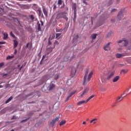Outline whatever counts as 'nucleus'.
Here are the masks:
<instances>
[{
    "label": "nucleus",
    "instance_id": "1",
    "mask_svg": "<svg viewBox=\"0 0 131 131\" xmlns=\"http://www.w3.org/2000/svg\"><path fill=\"white\" fill-rule=\"evenodd\" d=\"M115 73L114 71H104L101 76V82L103 83H107V81L110 80L114 77Z\"/></svg>",
    "mask_w": 131,
    "mask_h": 131
},
{
    "label": "nucleus",
    "instance_id": "2",
    "mask_svg": "<svg viewBox=\"0 0 131 131\" xmlns=\"http://www.w3.org/2000/svg\"><path fill=\"white\" fill-rule=\"evenodd\" d=\"M89 70L86 69L85 73H84V80L83 82V85H86L88 82H89L91 80V79L92 78L93 74L94 72L92 71L91 72L89 73Z\"/></svg>",
    "mask_w": 131,
    "mask_h": 131
},
{
    "label": "nucleus",
    "instance_id": "3",
    "mask_svg": "<svg viewBox=\"0 0 131 131\" xmlns=\"http://www.w3.org/2000/svg\"><path fill=\"white\" fill-rule=\"evenodd\" d=\"M68 14L65 12L58 13L56 14L55 20L57 22V19H59L60 18H63L65 20L68 21L69 20L68 17H67Z\"/></svg>",
    "mask_w": 131,
    "mask_h": 131
},
{
    "label": "nucleus",
    "instance_id": "4",
    "mask_svg": "<svg viewBox=\"0 0 131 131\" xmlns=\"http://www.w3.org/2000/svg\"><path fill=\"white\" fill-rule=\"evenodd\" d=\"M117 43H122V46L124 47H126L128 44V41L125 39V38H123L121 40L118 41Z\"/></svg>",
    "mask_w": 131,
    "mask_h": 131
},
{
    "label": "nucleus",
    "instance_id": "5",
    "mask_svg": "<svg viewBox=\"0 0 131 131\" xmlns=\"http://www.w3.org/2000/svg\"><path fill=\"white\" fill-rule=\"evenodd\" d=\"M124 10H121L120 11L118 14V15H117V21H120L121 20L122 18H123V16H124Z\"/></svg>",
    "mask_w": 131,
    "mask_h": 131
},
{
    "label": "nucleus",
    "instance_id": "6",
    "mask_svg": "<svg viewBox=\"0 0 131 131\" xmlns=\"http://www.w3.org/2000/svg\"><path fill=\"white\" fill-rule=\"evenodd\" d=\"M85 67V64L83 63V61H80L78 63V67L80 69H83Z\"/></svg>",
    "mask_w": 131,
    "mask_h": 131
},
{
    "label": "nucleus",
    "instance_id": "7",
    "mask_svg": "<svg viewBox=\"0 0 131 131\" xmlns=\"http://www.w3.org/2000/svg\"><path fill=\"white\" fill-rule=\"evenodd\" d=\"M89 91V89L88 88H86L82 92V94L80 95V97L82 98L83 96H84L87 93H88Z\"/></svg>",
    "mask_w": 131,
    "mask_h": 131
},
{
    "label": "nucleus",
    "instance_id": "8",
    "mask_svg": "<svg viewBox=\"0 0 131 131\" xmlns=\"http://www.w3.org/2000/svg\"><path fill=\"white\" fill-rule=\"evenodd\" d=\"M77 92L76 90L73 91L72 92L70 93V95L67 97L66 101H68L69 99L76 93Z\"/></svg>",
    "mask_w": 131,
    "mask_h": 131
},
{
    "label": "nucleus",
    "instance_id": "9",
    "mask_svg": "<svg viewBox=\"0 0 131 131\" xmlns=\"http://www.w3.org/2000/svg\"><path fill=\"white\" fill-rule=\"evenodd\" d=\"M58 120H59V118H56L52 120V121L50 122L51 126L53 127V126H54V125L55 124L56 121H58Z\"/></svg>",
    "mask_w": 131,
    "mask_h": 131
},
{
    "label": "nucleus",
    "instance_id": "10",
    "mask_svg": "<svg viewBox=\"0 0 131 131\" xmlns=\"http://www.w3.org/2000/svg\"><path fill=\"white\" fill-rule=\"evenodd\" d=\"M110 43L108 42L107 44H106V45H105L103 47V49L105 51H108L110 50L111 48H110Z\"/></svg>",
    "mask_w": 131,
    "mask_h": 131
},
{
    "label": "nucleus",
    "instance_id": "11",
    "mask_svg": "<svg viewBox=\"0 0 131 131\" xmlns=\"http://www.w3.org/2000/svg\"><path fill=\"white\" fill-rule=\"evenodd\" d=\"M49 79V77L48 75H46V76L42 77L41 78V83H43L45 81H46Z\"/></svg>",
    "mask_w": 131,
    "mask_h": 131
},
{
    "label": "nucleus",
    "instance_id": "12",
    "mask_svg": "<svg viewBox=\"0 0 131 131\" xmlns=\"http://www.w3.org/2000/svg\"><path fill=\"white\" fill-rule=\"evenodd\" d=\"M126 56V54H119V53H118V54H116V57L117 58H122L124 56Z\"/></svg>",
    "mask_w": 131,
    "mask_h": 131
},
{
    "label": "nucleus",
    "instance_id": "13",
    "mask_svg": "<svg viewBox=\"0 0 131 131\" xmlns=\"http://www.w3.org/2000/svg\"><path fill=\"white\" fill-rule=\"evenodd\" d=\"M77 72V69L76 68H72L71 71L72 75L74 76Z\"/></svg>",
    "mask_w": 131,
    "mask_h": 131
},
{
    "label": "nucleus",
    "instance_id": "14",
    "mask_svg": "<svg viewBox=\"0 0 131 131\" xmlns=\"http://www.w3.org/2000/svg\"><path fill=\"white\" fill-rule=\"evenodd\" d=\"M55 87V85L52 83H51L49 86V90L50 91L53 90Z\"/></svg>",
    "mask_w": 131,
    "mask_h": 131
},
{
    "label": "nucleus",
    "instance_id": "15",
    "mask_svg": "<svg viewBox=\"0 0 131 131\" xmlns=\"http://www.w3.org/2000/svg\"><path fill=\"white\" fill-rule=\"evenodd\" d=\"M127 95L123 94L120 97H118L117 99V101H122L124 97H125Z\"/></svg>",
    "mask_w": 131,
    "mask_h": 131
},
{
    "label": "nucleus",
    "instance_id": "16",
    "mask_svg": "<svg viewBox=\"0 0 131 131\" xmlns=\"http://www.w3.org/2000/svg\"><path fill=\"white\" fill-rule=\"evenodd\" d=\"M120 76H117L115 77H114L113 79V82H117L119 79H120Z\"/></svg>",
    "mask_w": 131,
    "mask_h": 131
},
{
    "label": "nucleus",
    "instance_id": "17",
    "mask_svg": "<svg viewBox=\"0 0 131 131\" xmlns=\"http://www.w3.org/2000/svg\"><path fill=\"white\" fill-rule=\"evenodd\" d=\"M37 25H38V27H37V32L41 31V28L40 24L39 22H38V23H37Z\"/></svg>",
    "mask_w": 131,
    "mask_h": 131
},
{
    "label": "nucleus",
    "instance_id": "18",
    "mask_svg": "<svg viewBox=\"0 0 131 131\" xmlns=\"http://www.w3.org/2000/svg\"><path fill=\"white\" fill-rule=\"evenodd\" d=\"M29 17L30 18V19H31L32 21H36V19L34 17L33 15H29Z\"/></svg>",
    "mask_w": 131,
    "mask_h": 131
},
{
    "label": "nucleus",
    "instance_id": "19",
    "mask_svg": "<svg viewBox=\"0 0 131 131\" xmlns=\"http://www.w3.org/2000/svg\"><path fill=\"white\" fill-rule=\"evenodd\" d=\"M114 34V32L110 31L106 35V38H109Z\"/></svg>",
    "mask_w": 131,
    "mask_h": 131
},
{
    "label": "nucleus",
    "instance_id": "20",
    "mask_svg": "<svg viewBox=\"0 0 131 131\" xmlns=\"http://www.w3.org/2000/svg\"><path fill=\"white\" fill-rule=\"evenodd\" d=\"M97 118L93 119L90 121V123H93V124H96V123H97Z\"/></svg>",
    "mask_w": 131,
    "mask_h": 131
},
{
    "label": "nucleus",
    "instance_id": "21",
    "mask_svg": "<svg viewBox=\"0 0 131 131\" xmlns=\"http://www.w3.org/2000/svg\"><path fill=\"white\" fill-rule=\"evenodd\" d=\"M55 48V47H54L53 48L52 47H50L49 48H48L47 49V51L48 52V54L50 53L51 52H52L53 49Z\"/></svg>",
    "mask_w": 131,
    "mask_h": 131
},
{
    "label": "nucleus",
    "instance_id": "22",
    "mask_svg": "<svg viewBox=\"0 0 131 131\" xmlns=\"http://www.w3.org/2000/svg\"><path fill=\"white\" fill-rule=\"evenodd\" d=\"M8 38V34L7 33H4V37L3 39L4 40H7Z\"/></svg>",
    "mask_w": 131,
    "mask_h": 131
},
{
    "label": "nucleus",
    "instance_id": "23",
    "mask_svg": "<svg viewBox=\"0 0 131 131\" xmlns=\"http://www.w3.org/2000/svg\"><path fill=\"white\" fill-rule=\"evenodd\" d=\"M87 103L86 101L83 100V101H79V102H77V104L78 105H81L83 103Z\"/></svg>",
    "mask_w": 131,
    "mask_h": 131
},
{
    "label": "nucleus",
    "instance_id": "24",
    "mask_svg": "<svg viewBox=\"0 0 131 131\" xmlns=\"http://www.w3.org/2000/svg\"><path fill=\"white\" fill-rule=\"evenodd\" d=\"M78 38H79L78 35L75 36L74 37L73 39V42H77V41H78L77 40H78Z\"/></svg>",
    "mask_w": 131,
    "mask_h": 131
},
{
    "label": "nucleus",
    "instance_id": "25",
    "mask_svg": "<svg viewBox=\"0 0 131 131\" xmlns=\"http://www.w3.org/2000/svg\"><path fill=\"white\" fill-rule=\"evenodd\" d=\"M13 42L14 43V46H13V48H16L18 46V42L16 40H13Z\"/></svg>",
    "mask_w": 131,
    "mask_h": 131
},
{
    "label": "nucleus",
    "instance_id": "26",
    "mask_svg": "<svg viewBox=\"0 0 131 131\" xmlns=\"http://www.w3.org/2000/svg\"><path fill=\"white\" fill-rule=\"evenodd\" d=\"M97 36V34H92V35L91 36V38H92V40H94L96 38Z\"/></svg>",
    "mask_w": 131,
    "mask_h": 131
},
{
    "label": "nucleus",
    "instance_id": "27",
    "mask_svg": "<svg viewBox=\"0 0 131 131\" xmlns=\"http://www.w3.org/2000/svg\"><path fill=\"white\" fill-rule=\"evenodd\" d=\"M42 12L43 14L45 15L46 17L48 16V12L45 9H42Z\"/></svg>",
    "mask_w": 131,
    "mask_h": 131
},
{
    "label": "nucleus",
    "instance_id": "28",
    "mask_svg": "<svg viewBox=\"0 0 131 131\" xmlns=\"http://www.w3.org/2000/svg\"><path fill=\"white\" fill-rule=\"evenodd\" d=\"M76 8H77V6L76 4H74L72 5V9L73 10H74V11H76Z\"/></svg>",
    "mask_w": 131,
    "mask_h": 131
},
{
    "label": "nucleus",
    "instance_id": "29",
    "mask_svg": "<svg viewBox=\"0 0 131 131\" xmlns=\"http://www.w3.org/2000/svg\"><path fill=\"white\" fill-rule=\"evenodd\" d=\"M66 120H62L59 123L60 126H61L62 125H63V124H66Z\"/></svg>",
    "mask_w": 131,
    "mask_h": 131
},
{
    "label": "nucleus",
    "instance_id": "30",
    "mask_svg": "<svg viewBox=\"0 0 131 131\" xmlns=\"http://www.w3.org/2000/svg\"><path fill=\"white\" fill-rule=\"evenodd\" d=\"M94 97H95V95H92L91 96L89 97L88 98V99L86 100V102H89L91 99H92Z\"/></svg>",
    "mask_w": 131,
    "mask_h": 131
},
{
    "label": "nucleus",
    "instance_id": "31",
    "mask_svg": "<svg viewBox=\"0 0 131 131\" xmlns=\"http://www.w3.org/2000/svg\"><path fill=\"white\" fill-rule=\"evenodd\" d=\"M63 0H58V2H57V5L58 6H60L63 3Z\"/></svg>",
    "mask_w": 131,
    "mask_h": 131
},
{
    "label": "nucleus",
    "instance_id": "32",
    "mask_svg": "<svg viewBox=\"0 0 131 131\" xmlns=\"http://www.w3.org/2000/svg\"><path fill=\"white\" fill-rule=\"evenodd\" d=\"M12 99H13V97L11 96L9 98H8V99H7V100H6V103L7 104L9 103L10 101L12 100Z\"/></svg>",
    "mask_w": 131,
    "mask_h": 131
},
{
    "label": "nucleus",
    "instance_id": "33",
    "mask_svg": "<svg viewBox=\"0 0 131 131\" xmlns=\"http://www.w3.org/2000/svg\"><path fill=\"white\" fill-rule=\"evenodd\" d=\"M61 35V33H57L56 34V38L59 39V37Z\"/></svg>",
    "mask_w": 131,
    "mask_h": 131
},
{
    "label": "nucleus",
    "instance_id": "34",
    "mask_svg": "<svg viewBox=\"0 0 131 131\" xmlns=\"http://www.w3.org/2000/svg\"><path fill=\"white\" fill-rule=\"evenodd\" d=\"M59 75L58 74L55 75L54 76V79L57 80L58 79Z\"/></svg>",
    "mask_w": 131,
    "mask_h": 131
},
{
    "label": "nucleus",
    "instance_id": "35",
    "mask_svg": "<svg viewBox=\"0 0 131 131\" xmlns=\"http://www.w3.org/2000/svg\"><path fill=\"white\" fill-rule=\"evenodd\" d=\"M127 72H128L127 70H121V73L123 72L124 74H126L127 73Z\"/></svg>",
    "mask_w": 131,
    "mask_h": 131
},
{
    "label": "nucleus",
    "instance_id": "36",
    "mask_svg": "<svg viewBox=\"0 0 131 131\" xmlns=\"http://www.w3.org/2000/svg\"><path fill=\"white\" fill-rule=\"evenodd\" d=\"M28 119H26L21 120V121H20V123H22L23 122H26L28 120Z\"/></svg>",
    "mask_w": 131,
    "mask_h": 131
},
{
    "label": "nucleus",
    "instance_id": "37",
    "mask_svg": "<svg viewBox=\"0 0 131 131\" xmlns=\"http://www.w3.org/2000/svg\"><path fill=\"white\" fill-rule=\"evenodd\" d=\"M10 35H11V36L14 38H16L15 36L13 34L12 32H10Z\"/></svg>",
    "mask_w": 131,
    "mask_h": 131
},
{
    "label": "nucleus",
    "instance_id": "38",
    "mask_svg": "<svg viewBox=\"0 0 131 131\" xmlns=\"http://www.w3.org/2000/svg\"><path fill=\"white\" fill-rule=\"evenodd\" d=\"M95 19L94 18L91 17V25H93V20Z\"/></svg>",
    "mask_w": 131,
    "mask_h": 131
},
{
    "label": "nucleus",
    "instance_id": "39",
    "mask_svg": "<svg viewBox=\"0 0 131 131\" xmlns=\"http://www.w3.org/2000/svg\"><path fill=\"white\" fill-rule=\"evenodd\" d=\"M74 18H76V11H74Z\"/></svg>",
    "mask_w": 131,
    "mask_h": 131
},
{
    "label": "nucleus",
    "instance_id": "40",
    "mask_svg": "<svg viewBox=\"0 0 131 131\" xmlns=\"http://www.w3.org/2000/svg\"><path fill=\"white\" fill-rule=\"evenodd\" d=\"M13 58L12 56H7V58H6V59H11V58Z\"/></svg>",
    "mask_w": 131,
    "mask_h": 131
},
{
    "label": "nucleus",
    "instance_id": "41",
    "mask_svg": "<svg viewBox=\"0 0 131 131\" xmlns=\"http://www.w3.org/2000/svg\"><path fill=\"white\" fill-rule=\"evenodd\" d=\"M4 63L2 62L0 63V68H2V67H3L4 66Z\"/></svg>",
    "mask_w": 131,
    "mask_h": 131
},
{
    "label": "nucleus",
    "instance_id": "42",
    "mask_svg": "<svg viewBox=\"0 0 131 131\" xmlns=\"http://www.w3.org/2000/svg\"><path fill=\"white\" fill-rule=\"evenodd\" d=\"M54 44L55 45H58L59 44V42L57 41H55Z\"/></svg>",
    "mask_w": 131,
    "mask_h": 131
},
{
    "label": "nucleus",
    "instance_id": "43",
    "mask_svg": "<svg viewBox=\"0 0 131 131\" xmlns=\"http://www.w3.org/2000/svg\"><path fill=\"white\" fill-rule=\"evenodd\" d=\"M6 42L5 41H1L0 42V45H4L6 44Z\"/></svg>",
    "mask_w": 131,
    "mask_h": 131
},
{
    "label": "nucleus",
    "instance_id": "44",
    "mask_svg": "<svg viewBox=\"0 0 131 131\" xmlns=\"http://www.w3.org/2000/svg\"><path fill=\"white\" fill-rule=\"evenodd\" d=\"M46 56V55L42 56L41 61L43 60L45 58Z\"/></svg>",
    "mask_w": 131,
    "mask_h": 131
},
{
    "label": "nucleus",
    "instance_id": "45",
    "mask_svg": "<svg viewBox=\"0 0 131 131\" xmlns=\"http://www.w3.org/2000/svg\"><path fill=\"white\" fill-rule=\"evenodd\" d=\"M117 11L116 9H113L111 10V12H115Z\"/></svg>",
    "mask_w": 131,
    "mask_h": 131
},
{
    "label": "nucleus",
    "instance_id": "46",
    "mask_svg": "<svg viewBox=\"0 0 131 131\" xmlns=\"http://www.w3.org/2000/svg\"><path fill=\"white\" fill-rule=\"evenodd\" d=\"M113 3V0H111L110 1V2H108V3L110 4V5L112 4Z\"/></svg>",
    "mask_w": 131,
    "mask_h": 131
},
{
    "label": "nucleus",
    "instance_id": "47",
    "mask_svg": "<svg viewBox=\"0 0 131 131\" xmlns=\"http://www.w3.org/2000/svg\"><path fill=\"white\" fill-rule=\"evenodd\" d=\"M40 23H41V26H43V23L42 20H40Z\"/></svg>",
    "mask_w": 131,
    "mask_h": 131
},
{
    "label": "nucleus",
    "instance_id": "48",
    "mask_svg": "<svg viewBox=\"0 0 131 131\" xmlns=\"http://www.w3.org/2000/svg\"><path fill=\"white\" fill-rule=\"evenodd\" d=\"M37 11H38V12H40L41 11V9L40 8L38 9V10H37Z\"/></svg>",
    "mask_w": 131,
    "mask_h": 131
},
{
    "label": "nucleus",
    "instance_id": "49",
    "mask_svg": "<svg viewBox=\"0 0 131 131\" xmlns=\"http://www.w3.org/2000/svg\"><path fill=\"white\" fill-rule=\"evenodd\" d=\"M16 118V117L15 116H14L11 119H15Z\"/></svg>",
    "mask_w": 131,
    "mask_h": 131
},
{
    "label": "nucleus",
    "instance_id": "50",
    "mask_svg": "<svg viewBox=\"0 0 131 131\" xmlns=\"http://www.w3.org/2000/svg\"><path fill=\"white\" fill-rule=\"evenodd\" d=\"M76 18L74 17V18H73V21L75 22V21H76Z\"/></svg>",
    "mask_w": 131,
    "mask_h": 131
},
{
    "label": "nucleus",
    "instance_id": "51",
    "mask_svg": "<svg viewBox=\"0 0 131 131\" xmlns=\"http://www.w3.org/2000/svg\"><path fill=\"white\" fill-rule=\"evenodd\" d=\"M29 44H30L29 43H27V46H26V48H28Z\"/></svg>",
    "mask_w": 131,
    "mask_h": 131
},
{
    "label": "nucleus",
    "instance_id": "52",
    "mask_svg": "<svg viewBox=\"0 0 131 131\" xmlns=\"http://www.w3.org/2000/svg\"><path fill=\"white\" fill-rule=\"evenodd\" d=\"M111 21H112V22H115V18L112 19H111Z\"/></svg>",
    "mask_w": 131,
    "mask_h": 131
},
{
    "label": "nucleus",
    "instance_id": "53",
    "mask_svg": "<svg viewBox=\"0 0 131 131\" xmlns=\"http://www.w3.org/2000/svg\"><path fill=\"white\" fill-rule=\"evenodd\" d=\"M56 5H54V7H53V9H56Z\"/></svg>",
    "mask_w": 131,
    "mask_h": 131
},
{
    "label": "nucleus",
    "instance_id": "54",
    "mask_svg": "<svg viewBox=\"0 0 131 131\" xmlns=\"http://www.w3.org/2000/svg\"><path fill=\"white\" fill-rule=\"evenodd\" d=\"M83 4H85V5L87 4V3L85 2V1H83Z\"/></svg>",
    "mask_w": 131,
    "mask_h": 131
},
{
    "label": "nucleus",
    "instance_id": "55",
    "mask_svg": "<svg viewBox=\"0 0 131 131\" xmlns=\"http://www.w3.org/2000/svg\"><path fill=\"white\" fill-rule=\"evenodd\" d=\"M17 53V50H14V54H16Z\"/></svg>",
    "mask_w": 131,
    "mask_h": 131
},
{
    "label": "nucleus",
    "instance_id": "56",
    "mask_svg": "<svg viewBox=\"0 0 131 131\" xmlns=\"http://www.w3.org/2000/svg\"><path fill=\"white\" fill-rule=\"evenodd\" d=\"M22 69H23V66H21V67H20V68H19V71H20Z\"/></svg>",
    "mask_w": 131,
    "mask_h": 131
},
{
    "label": "nucleus",
    "instance_id": "57",
    "mask_svg": "<svg viewBox=\"0 0 131 131\" xmlns=\"http://www.w3.org/2000/svg\"><path fill=\"white\" fill-rule=\"evenodd\" d=\"M41 11L39 12V16H41Z\"/></svg>",
    "mask_w": 131,
    "mask_h": 131
},
{
    "label": "nucleus",
    "instance_id": "58",
    "mask_svg": "<svg viewBox=\"0 0 131 131\" xmlns=\"http://www.w3.org/2000/svg\"><path fill=\"white\" fill-rule=\"evenodd\" d=\"M31 95H32V94H29V95H28V96H27V97L30 96H31Z\"/></svg>",
    "mask_w": 131,
    "mask_h": 131
},
{
    "label": "nucleus",
    "instance_id": "59",
    "mask_svg": "<svg viewBox=\"0 0 131 131\" xmlns=\"http://www.w3.org/2000/svg\"><path fill=\"white\" fill-rule=\"evenodd\" d=\"M86 122H82V124H86Z\"/></svg>",
    "mask_w": 131,
    "mask_h": 131
},
{
    "label": "nucleus",
    "instance_id": "60",
    "mask_svg": "<svg viewBox=\"0 0 131 131\" xmlns=\"http://www.w3.org/2000/svg\"><path fill=\"white\" fill-rule=\"evenodd\" d=\"M120 0H117V3H119L120 2Z\"/></svg>",
    "mask_w": 131,
    "mask_h": 131
},
{
    "label": "nucleus",
    "instance_id": "61",
    "mask_svg": "<svg viewBox=\"0 0 131 131\" xmlns=\"http://www.w3.org/2000/svg\"><path fill=\"white\" fill-rule=\"evenodd\" d=\"M7 75H8L7 74H4V75H3V77H5V76H7Z\"/></svg>",
    "mask_w": 131,
    "mask_h": 131
},
{
    "label": "nucleus",
    "instance_id": "62",
    "mask_svg": "<svg viewBox=\"0 0 131 131\" xmlns=\"http://www.w3.org/2000/svg\"><path fill=\"white\" fill-rule=\"evenodd\" d=\"M3 86L2 85H0V88H2Z\"/></svg>",
    "mask_w": 131,
    "mask_h": 131
},
{
    "label": "nucleus",
    "instance_id": "63",
    "mask_svg": "<svg viewBox=\"0 0 131 131\" xmlns=\"http://www.w3.org/2000/svg\"><path fill=\"white\" fill-rule=\"evenodd\" d=\"M20 65H17V67L19 68Z\"/></svg>",
    "mask_w": 131,
    "mask_h": 131
},
{
    "label": "nucleus",
    "instance_id": "64",
    "mask_svg": "<svg viewBox=\"0 0 131 131\" xmlns=\"http://www.w3.org/2000/svg\"><path fill=\"white\" fill-rule=\"evenodd\" d=\"M10 131H15L14 129H12V130H10Z\"/></svg>",
    "mask_w": 131,
    "mask_h": 131
}]
</instances>
